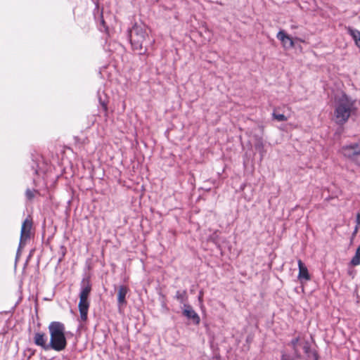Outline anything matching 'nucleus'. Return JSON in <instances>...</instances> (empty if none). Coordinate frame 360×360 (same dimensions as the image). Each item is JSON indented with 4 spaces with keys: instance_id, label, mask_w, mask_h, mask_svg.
I'll use <instances>...</instances> for the list:
<instances>
[{
    "instance_id": "f257e3e1",
    "label": "nucleus",
    "mask_w": 360,
    "mask_h": 360,
    "mask_svg": "<svg viewBox=\"0 0 360 360\" xmlns=\"http://www.w3.org/2000/svg\"><path fill=\"white\" fill-rule=\"evenodd\" d=\"M50 335L49 346L56 352L63 351L68 345L65 337V326L60 321H52L48 326Z\"/></svg>"
},
{
    "instance_id": "f03ea898",
    "label": "nucleus",
    "mask_w": 360,
    "mask_h": 360,
    "mask_svg": "<svg viewBox=\"0 0 360 360\" xmlns=\"http://www.w3.org/2000/svg\"><path fill=\"white\" fill-rule=\"evenodd\" d=\"M356 110L355 101L352 100L346 94H343L338 101L335 109V119L339 124H345L352 113Z\"/></svg>"
},
{
    "instance_id": "7ed1b4c3",
    "label": "nucleus",
    "mask_w": 360,
    "mask_h": 360,
    "mask_svg": "<svg viewBox=\"0 0 360 360\" xmlns=\"http://www.w3.org/2000/svg\"><path fill=\"white\" fill-rule=\"evenodd\" d=\"M91 284L89 278L83 279L82 281V289L79 293V302L78 308L80 314V319L86 321L88 317V311L90 306L89 297L91 292Z\"/></svg>"
},
{
    "instance_id": "20e7f679",
    "label": "nucleus",
    "mask_w": 360,
    "mask_h": 360,
    "mask_svg": "<svg viewBox=\"0 0 360 360\" xmlns=\"http://www.w3.org/2000/svg\"><path fill=\"white\" fill-rule=\"evenodd\" d=\"M130 42L134 51H139V54L146 52L143 49V44L148 37L146 31L139 26H134L130 31Z\"/></svg>"
},
{
    "instance_id": "39448f33",
    "label": "nucleus",
    "mask_w": 360,
    "mask_h": 360,
    "mask_svg": "<svg viewBox=\"0 0 360 360\" xmlns=\"http://www.w3.org/2000/svg\"><path fill=\"white\" fill-rule=\"evenodd\" d=\"M340 151L346 158L357 163V160L360 157V139L356 142L343 146Z\"/></svg>"
},
{
    "instance_id": "423d86ee",
    "label": "nucleus",
    "mask_w": 360,
    "mask_h": 360,
    "mask_svg": "<svg viewBox=\"0 0 360 360\" xmlns=\"http://www.w3.org/2000/svg\"><path fill=\"white\" fill-rule=\"evenodd\" d=\"M32 226V220L31 219L27 218L22 222L20 231L19 249L24 247L27 241L30 239Z\"/></svg>"
},
{
    "instance_id": "0eeeda50",
    "label": "nucleus",
    "mask_w": 360,
    "mask_h": 360,
    "mask_svg": "<svg viewBox=\"0 0 360 360\" xmlns=\"http://www.w3.org/2000/svg\"><path fill=\"white\" fill-rule=\"evenodd\" d=\"M182 313L186 318L191 319L195 325H198L200 323V318L191 305L184 304Z\"/></svg>"
},
{
    "instance_id": "6e6552de",
    "label": "nucleus",
    "mask_w": 360,
    "mask_h": 360,
    "mask_svg": "<svg viewBox=\"0 0 360 360\" xmlns=\"http://www.w3.org/2000/svg\"><path fill=\"white\" fill-rule=\"evenodd\" d=\"M33 341L36 345L41 347L44 350L50 349L49 343H47V336L44 333H35L33 337Z\"/></svg>"
},
{
    "instance_id": "1a4fd4ad",
    "label": "nucleus",
    "mask_w": 360,
    "mask_h": 360,
    "mask_svg": "<svg viewBox=\"0 0 360 360\" xmlns=\"http://www.w3.org/2000/svg\"><path fill=\"white\" fill-rule=\"evenodd\" d=\"M276 37L281 41L283 46L286 49H292L295 44L292 37L287 34L283 30L278 32Z\"/></svg>"
},
{
    "instance_id": "9d476101",
    "label": "nucleus",
    "mask_w": 360,
    "mask_h": 360,
    "mask_svg": "<svg viewBox=\"0 0 360 360\" xmlns=\"http://www.w3.org/2000/svg\"><path fill=\"white\" fill-rule=\"evenodd\" d=\"M129 291L127 285H120L117 290V303L119 307L126 305V295Z\"/></svg>"
},
{
    "instance_id": "9b49d317",
    "label": "nucleus",
    "mask_w": 360,
    "mask_h": 360,
    "mask_svg": "<svg viewBox=\"0 0 360 360\" xmlns=\"http://www.w3.org/2000/svg\"><path fill=\"white\" fill-rule=\"evenodd\" d=\"M297 264L299 268V273L297 276L298 279L309 281L311 279V276L307 267L304 265L301 259H298Z\"/></svg>"
},
{
    "instance_id": "f8f14e48",
    "label": "nucleus",
    "mask_w": 360,
    "mask_h": 360,
    "mask_svg": "<svg viewBox=\"0 0 360 360\" xmlns=\"http://www.w3.org/2000/svg\"><path fill=\"white\" fill-rule=\"evenodd\" d=\"M347 32L354 40L355 44L360 49V31L353 29L350 27L347 28Z\"/></svg>"
},
{
    "instance_id": "ddd939ff",
    "label": "nucleus",
    "mask_w": 360,
    "mask_h": 360,
    "mask_svg": "<svg viewBox=\"0 0 360 360\" xmlns=\"http://www.w3.org/2000/svg\"><path fill=\"white\" fill-rule=\"evenodd\" d=\"M175 298L180 302V303H182V304H185V302L187 301L188 300V296H187V292L186 290H183V291H179L178 290L176 292V295H175Z\"/></svg>"
},
{
    "instance_id": "4468645a",
    "label": "nucleus",
    "mask_w": 360,
    "mask_h": 360,
    "mask_svg": "<svg viewBox=\"0 0 360 360\" xmlns=\"http://www.w3.org/2000/svg\"><path fill=\"white\" fill-rule=\"evenodd\" d=\"M299 341H300V338L297 337V338L292 339L289 344L292 347V349L294 350V353L297 357H300V354L299 350L297 349V345H298Z\"/></svg>"
},
{
    "instance_id": "2eb2a0df",
    "label": "nucleus",
    "mask_w": 360,
    "mask_h": 360,
    "mask_svg": "<svg viewBox=\"0 0 360 360\" xmlns=\"http://www.w3.org/2000/svg\"><path fill=\"white\" fill-rule=\"evenodd\" d=\"M272 116L274 120L278 122H283L288 120V117L285 116L283 114H278L275 111L272 113Z\"/></svg>"
},
{
    "instance_id": "dca6fc26",
    "label": "nucleus",
    "mask_w": 360,
    "mask_h": 360,
    "mask_svg": "<svg viewBox=\"0 0 360 360\" xmlns=\"http://www.w3.org/2000/svg\"><path fill=\"white\" fill-rule=\"evenodd\" d=\"M25 195L28 200H32L34 197V191L27 189L25 192Z\"/></svg>"
},
{
    "instance_id": "f3484780",
    "label": "nucleus",
    "mask_w": 360,
    "mask_h": 360,
    "mask_svg": "<svg viewBox=\"0 0 360 360\" xmlns=\"http://www.w3.org/2000/svg\"><path fill=\"white\" fill-rule=\"evenodd\" d=\"M303 350L306 354H308L310 351V345L308 342H305L303 345Z\"/></svg>"
},
{
    "instance_id": "a211bd4d",
    "label": "nucleus",
    "mask_w": 360,
    "mask_h": 360,
    "mask_svg": "<svg viewBox=\"0 0 360 360\" xmlns=\"http://www.w3.org/2000/svg\"><path fill=\"white\" fill-rule=\"evenodd\" d=\"M360 228V213L358 212L356 216V226Z\"/></svg>"
},
{
    "instance_id": "6ab92c4d",
    "label": "nucleus",
    "mask_w": 360,
    "mask_h": 360,
    "mask_svg": "<svg viewBox=\"0 0 360 360\" xmlns=\"http://www.w3.org/2000/svg\"><path fill=\"white\" fill-rule=\"evenodd\" d=\"M359 227L355 226L354 230L352 233V238H354L356 236V234L359 231Z\"/></svg>"
},
{
    "instance_id": "aec40b11",
    "label": "nucleus",
    "mask_w": 360,
    "mask_h": 360,
    "mask_svg": "<svg viewBox=\"0 0 360 360\" xmlns=\"http://www.w3.org/2000/svg\"><path fill=\"white\" fill-rule=\"evenodd\" d=\"M101 25H102L104 27H105V20H104V19H103V15H101Z\"/></svg>"
},
{
    "instance_id": "412c9836",
    "label": "nucleus",
    "mask_w": 360,
    "mask_h": 360,
    "mask_svg": "<svg viewBox=\"0 0 360 360\" xmlns=\"http://www.w3.org/2000/svg\"><path fill=\"white\" fill-rule=\"evenodd\" d=\"M202 295H203V293L202 292H200V295H199V300L201 302L202 300Z\"/></svg>"
},
{
    "instance_id": "4be33fe9",
    "label": "nucleus",
    "mask_w": 360,
    "mask_h": 360,
    "mask_svg": "<svg viewBox=\"0 0 360 360\" xmlns=\"http://www.w3.org/2000/svg\"><path fill=\"white\" fill-rule=\"evenodd\" d=\"M296 39L298 40L299 41L304 42V41L301 39L297 38Z\"/></svg>"
},
{
    "instance_id": "5701e85b",
    "label": "nucleus",
    "mask_w": 360,
    "mask_h": 360,
    "mask_svg": "<svg viewBox=\"0 0 360 360\" xmlns=\"http://www.w3.org/2000/svg\"><path fill=\"white\" fill-rule=\"evenodd\" d=\"M104 108H105V110H107V106L105 105Z\"/></svg>"
}]
</instances>
